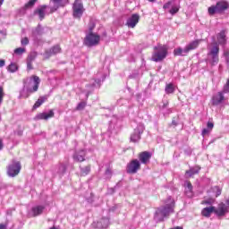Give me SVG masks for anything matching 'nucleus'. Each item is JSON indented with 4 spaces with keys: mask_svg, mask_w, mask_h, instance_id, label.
I'll use <instances>...</instances> for the list:
<instances>
[{
    "mask_svg": "<svg viewBox=\"0 0 229 229\" xmlns=\"http://www.w3.org/2000/svg\"><path fill=\"white\" fill-rule=\"evenodd\" d=\"M165 206L158 208L155 213L154 219L157 223H162L165 217H169L174 213V199L168 197Z\"/></svg>",
    "mask_w": 229,
    "mask_h": 229,
    "instance_id": "nucleus-1",
    "label": "nucleus"
},
{
    "mask_svg": "<svg viewBox=\"0 0 229 229\" xmlns=\"http://www.w3.org/2000/svg\"><path fill=\"white\" fill-rule=\"evenodd\" d=\"M40 85V78L37 75L27 77L23 80V92L26 91L27 95L21 93L22 98H30V94L37 92L38 86Z\"/></svg>",
    "mask_w": 229,
    "mask_h": 229,
    "instance_id": "nucleus-2",
    "label": "nucleus"
},
{
    "mask_svg": "<svg viewBox=\"0 0 229 229\" xmlns=\"http://www.w3.org/2000/svg\"><path fill=\"white\" fill-rule=\"evenodd\" d=\"M207 64L214 67L219 64V44L213 43L208 47Z\"/></svg>",
    "mask_w": 229,
    "mask_h": 229,
    "instance_id": "nucleus-3",
    "label": "nucleus"
},
{
    "mask_svg": "<svg viewBox=\"0 0 229 229\" xmlns=\"http://www.w3.org/2000/svg\"><path fill=\"white\" fill-rule=\"evenodd\" d=\"M199 42L201 39H196L194 41L190 42L184 48L178 47L174 50V56H187L191 51H194V49H198L199 46Z\"/></svg>",
    "mask_w": 229,
    "mask_h": 229,
    "instance_id": "nucleus-4",
    "label": "nucleus"
},
{
    "mask_svg": "<svg viewBox=\"0 0 229 229\" xmlns=\"http://www.w3.org/2000/svg\"><path fill=\"white\" fill-rule=\"evenodd\" d=\"M165 56H167V47L157 45L154 47V53L152 55L153 62H162Z\"/></svg>",
    "mask_w": 229,
    "mask_h": 229,
    "instance_id": "nucleus-5",
    "label": "nucleus"
},
{
    "mask_svg": "<svg viewBox=\"0 0 229 229\" xmlns=\"http://www.w3.org/2000/svg\"><path fill=\"white\" fill-rule=\"evenodd\" d=\"M101 40V36L94 33V32H89L85 38H84V44L88 47H94V46H98Z\"/></svg>",
    "mask_w": 229,
    "mask_h": 229,
    "instance_id": "nucleus-6",
    "label": "nucleus"
},
{
    "mask_svg": "<svg viewBox=\"0 0 229 229\" xmlns=\"http://www.w3.org/2000/svg\"><path fill=\"white\" fill-rule=\"evenodd\" d=\"M21 162L13 161L7 167V174L11 178H15L21 173Z\"/></svg>",
    "mask_w": 229,
    "mask_h": 229,
    "instance_id": "nucleus-7",
    "label": "nucleus"
},
{
    "mask_svg": "<svg viewBox=\"0 0 229 229\" xmlns=\"http://www.w3.org/2000/svg\"><path fill=\"white\" fill-rule=\"evenodd\" d=\"M139 171H140V161L132 159L128 163L126 167V173H128V174H137Z\"/></svg>",
    "mask_w": 229,
    "mask_h": 229,
    "instance_id": "nucleus-8",
    "label": "nucleus"
},
{
    "mask_svg": "<svg viewBox=\"0 0 229 229\" xmlns=\"http://www.w3.org/2000/svg\"><path fill=\"white\" fill-rule=\"evenodd\" d=\"M164 10H169V13L171 15H175V13H178L180 12V4L174 3V0H170L169 2L165 3L163 5Z\"/></svg>",
    "mask_w": 229,
    "mask_h": 229,
    "instance_id": "nucleus-9",
    "label": "nucleus"
},
{
    "mask_svg": "<svg viewBox=\"0 0 229 229\" xmlns=\"http://www.w3.org/2000/svg\"><path fill=\"white\" fill-rule=\"evenodd\" d=\"M72 10L74 19H81V17L83 15V12H85V8H83V4H81L80 0H75Z\"/></svg>",
    "mask_w": 229,
    "mask_h": 229,
    "instance_id": "nucleus-10",
    "label": "nucleus"
},
{
    "mask_svg": "<svg viewBox=\"0 0 229 229\" xmlns=\"http://www.w3.org/2000/svg\"><path fill=\"white\" fill-rule=\"evenodd\" d=\"M225 94H228L227 92H225V89L215 94L212 98V105L215 106L223 105V103L226 101V97H225Z\"/></svg>",
    "mask_w": 229,
    "mask_h": 229,
    "instance_id": "nucleus-11",
    "label": "nucleus"
},
{
    "mask_svg": "<svg viewBox=\"0 0 229 229\" xmlns=\"http://www.w3.org/2000/svg\"><path fill=\"white\" fill-rule=\"evenodd\" d=\"M144 124L139 123L137 128L134 129V132L131 135V142H139L140 140V135L144 133Z\"/></svg>",
    "mask_w": 229,
    "mask_h": 229,
    "instance_id": "nucleus-12",
    "label": "nucleus"
},
{
    "mask_svg": "<svg viewBox=\"0 0 229 229\" xmlns=\"http://www.w3.org/2000/svg\"><path fill=\"white\" fill-rule=\"evenodd\" d=\"M69 3V0H50V12L51 13L56 12L58 8L65 6Z\"/></svg>",
    "mask_w": 229,
    "mask_h": 229,
    "instance_id": "nucleus-13",
    "label": "nucleus"
},
{
    "mask_svg": "<svg viewBox=\"0 0 229 229\" xmlns=\"http://www.w3.org/2000/svg\"><path fill=\"white\" fill-rule=\"evenodd\" d=\"M44 35V29L42 28V25L38 24L35 29L32 30L31 37L37 44L40 42L39 37H42Z\"/></svg>",
    "mask_w": 229,
    "mask_h": 229,
    "instance_id": "nucleus-14",
    "label": "nucleus"
},
{
    "mask_svg": "<svg viewBox=\"0 0 229 229\" xmlns=\"http://www.w3.org/2000/svg\"><path fill=\"white\" fill-rule=\"evenodd\" d=\"M139 21H140V16L138 13L131 14V16L127 19L126 26H128V28H135L137 24H139Z\"/></svg>",
    "mask_w": 229,
    "mask_h": 229,
    "instance_id": "nucleus-15",
    "label": "nucleus"
},
{
    "mask_svg": "<svg viewBox=\"0 0 229 229\" xmlns=\"http://www.w3.org/2000/svg\"><path fill=\"white\" fill-rule=\"evenodd\" d=\"M55 117V112L50 110L49 112L39 113L35 116V121H47V119H51Z\"/></svg>",
    "mask_w": 229,
    "mask_h": 229,
    "instance_id": "nucleus-16",
    "label": "nucleus"
},
{
    "mask_svg": "<svg viewBox=\"0 0 229 229\" xmlns=\"http://www.w3.org/2000/svg\"><path fill=\"white\" fill-rule=\"evenodd\" d=\"M228 206H226V204L225 203H220L218 204L217 208H215V214L216 216H218L219 217L225 216L226 214H228Z\"/></svg>",
    "mask_w": 229,
    "mask_h": 229,
    "instance_id": "nucleus-17",
    "label": "nucleus"
},
{
    "mask_svg": "<svg viewBox=\"0 0 229 229\" xmlns=\"http://www.w3.org/2000/svg\"><path fill=\"white\" fill-rule=\"evenodd\" d=\"M139 160L141 164H149V160H151V153L148 151H143L139 154Z\"/></svg>",
    "mask_w": 229,
    "mask_h": 229,
    "instance_id": "nucleus-18",
    "label": "nucleus"
},
{
    "mask_svg": "<svg viewBox=\"0 0 229 229\" xmlns=\"http://www.w3.org/2000/svg\"><path fill=\"white\" fill-rule=\"evenodd\" d=\"M183 186H184V194L188 198H192V196H194V191H192V183H191V182L189 181H185Z\"/></svg>",
    "mask_w": 229,
    "mask_h": 229,
    "instance_id": "nucleus-19",
    "label": "nucleus"
},
{
    "mask_svg": "<svg viewBox=\"0 0 229 229\" xmlns=\"http://www.w3.org/2000/svg\"><path fill=\"white\" fill-rule=\"evenodd\" d=\"M47 5H41L34 11V15H38L40 21H44L46 17V9Z\"/></svg>",
    "mask_w": 229,
    "mask_h": 229,
    "instance_id": "nucleus-20",
    "label": "nucleus"
},
{
    "mask_svg": "<svg viewBox=\"0 0 229 229\" xmlns=\"http://www.w3.org/2000/svg\"><path fill=\"white\" fill-rule=\"evenodd\" d=\"M86 152L84 149L79 150L74 153L73 160L75 162H85Z\"/></svg>",
    "mask_w": 229,
    "mask_h": 229,
    "instance_id": "nucleus-21",
    "label": "nucleus"
},
{
    "mask_svg": "<svg viewBox=\"0 0 229 229\" xmlns=\"http://www.w3.org/2000/svg\"><path fill=\"white\" fill-rule=\"evenodd\" d=\"M62 51V48L60 47L59 45H55L50 49L47 50L45 52L46 56H53V55H58Z\"/></svg>",
    "mask_w": 229,
    "mask_h": 229,
    "instance_id": "nucleus-22",
    "label": "nucleus"
},
{
    "mask_svg": "<svg viewBox=\"0 0 229 229\" xmlns=\"http://www.w3.org/2000/svg\"><path fill=\"white\" fill-rule=\"evenodd\" d=\"M201 214L204 217H210L212 214H216V207L211 206L209 208H204Z\"/></svg>",
    "mask_w": 229,
    "mask_h": 229,
    "instance_id": "nucleus-23",
    "label": "nucleus"
},
{
    "mask_svg": "<svg viewBox=\"0 0 229 229\" xmlns=\"http://www.w3.org/2000/svg\"><path fill=\"white\" fill-rule=\"evenodd\" d=\"M216 10L218 12V13H221V12H225V10H228V2L226 1H220L218 3H216Z\"/></svg>",
    "mask_w": 229,
    "mask_h": 229,
    "instance_id": "nucleus-24",
    "label": "nucleus"
},
{
    "mask_svg": "<svg viewBox=\"0 0 229 229\" xmlns=\"http://www.w3.org/2000/svg\"><path fill=\"white\" fill-rule=\"evenodd\" d=\"M44 208H46L44 206L33 207L31 211H32L34 217H37V216H40V214H42V212H44Z\"/></svg>",
    "mask_w": 229,
    "mask_h": 229,
    "instance_id": "nucleus-25",
    "label": "nucleus"
},
{
    "mask_svg": "<svg viewBox=\"0 0 229 229\" xmlns=\"http://www.w3.org/2000/svg\"><path fill=\"white\" fill-rule=\"evenodd\" d=\"M108 225H110V220L108 218H102L97 224V228H108Z\"/></svg>",
    "mask_w": 229,
    "mask_h": 229,
    "instance_id": "nucleus-26",
    "label": "nucleus"
},
{
    "mask_svg": "<svg viewBox=\"0 0 229 229\" xmlns=\"http://www.w3.org/2000/svg\"><path fill=\"white\" fill-rule=\"evenodd\" d=\"M217 42L220 45H224L226 44V34H225V31H221L218 35H217Z\"/></svg>",
    "mask_w": 229,
    "mask_h": 229,
    "instance_id": "nucleus-27",
    "label": "nucleus"
},
{
    "mask_svg": "<svg viewBox=\"0 0 229 229\" xmlns=\"http://www.w3.org/2000/svg\"><path fill=\"white\" fill-rule=\"evenodd\" d=\"M200 169L201 168L199 166L192 167L190 170L186 171V174L189 176H194V174H198V173H199Z\"/></svg>",
    "mask_w": 229,
    "mask_h": 229,
    "instance_id": "nucleus-28",
    "label": "nucleus"
},
{
    "mask_svg": "<svg viewBox=\"0 0 229 229\" xmlns=\"http://www.w3.org/2000/svg\"><path fill=\"white\" fill-rule=\"evenodd\" d=\"M47 101V97H40L33 106V108H38L41 105Z\"/></svg>",
    "mask_w": 229,
    "mask_h": 229,
    "instance_id": "nucleus-29",
    "label": "nucleus"
},
{
    "mask_svg": "<svg viewBox=\"0 0 229 229\" xmlns=\"http://www.w3.org/2000/svg\"><path fill=\"white\" fill-rule=\"evenodd\" d=\"M9 72H17L19 71V66L15 63H11L8 66Z\"/></svg>",
    "mask_w": 229,
    "mask_h": 229,
    "instance_id": "nucleus-30",
    "label": "nucleus"
},
{
    "mask_svg": "<svg viewBox=\"0 0 229 229\" xmlns=\"http://www.w3.org/2000/svg\"><path fill=\"white\" fill-rule=\"evenodd\" d=\"M65 171H67L65 165H60L57 168V174L59 176H64V174H65Z\"/></svg>",
    "mask_w": 229,
    "mask_h": 229,
    "instance_id": "nucleus-31",
    "label": "nucleus"
},
{
    "mask_svg": "<svg viewBox=\"0 0 229 229\" xmlns=\"http://www.w3.org/2000/svg\"><path fill=\"white\" fill-rule=\"evenodd\" d=\"M90 173V165L81 167V176H87Z\"/></svg>",
    "mask_w": 229,
    "mask_h": 229,
    "instance_id": "nucleus-32",
    "label": "nucleus"
},
{
    "mask_svg": "<svg viewBox=\"0 0 229 229\" xmlns=\"http://www.w3.org/2000/svg\"><path fill=\"white\" fill-rule=\"evenodd\" d=\"M208 12L209 15H214L216 13H219V11H217V6L216 5H212L208 7Z\"/></svg>",
    "mask_w": 229,
    "mask_h": 229,
    "instance_id": "nucleus-33",
    "label": "nucleus"
},
{
    "mask_svg": "<svg viewBox=\"0 0 229 229\" xmlns=\"http://www.w3.org/2000/svg\"><path fill=\"white\" fill-rule=\"evenodd\" d=\"M165 90L166 94H173L174 92V86L171 83L166 84Z\"/></svg>",
    "mask_w": 229,
    "mask_h": 229,
    "instance_id": "nucleus-34",
    "label": "nucleus"
},
{
    "mask_svg": "<svg viewBox=\"0 0 229 229\" xmlns=\"http://www.w3.org/2000/svg\"><path fill=\"white\" fill-rule=\"evenodd\" d=\"M212 189V191L216 193V198H218V196H221L222 190L219 188V186H215Z\"/></svg>",
    "mask_w": 229,
    "mask_h": 229,
    "instance_id": "nucleus-35",
    "label": "nucleus"
},
{
    "mask_svg": "<svg viewBox=\"0 0 229 229\" xmlns=\"http://www.w3.org/2000/svg\"><path fill=\"white\" fill-rule=\"evenodd\" d=\"M35 3H37V0H30L24 6L25 10H28V8H33V6H35Z\"/></svg>",
    "mask_w": 229,
    "mask_h": 229,
    "instance_id": "nucleus-36",
    "label": "nucleus"
},
{
    "mask_svg": "<svg viewBox=\"0 0 229 229\" xmlns=\"http://www.w3.org/2000/svg\"><path fill=\"white\" fill-rule=\"evenodd\" d=\"M23 53H26V48L24 47H18L14 49V55H23Z\"/></svg>",
    "mask_w": 229,
    "mask_h": 229,
    "instance_id": "nucleus-37",
    "label": "nucleus"
},
{
    "mask_svg": "<svg viewBox=\"0 0 229 229\" xmlns=\"http://www.w3.org/2000/svg\"><path fill=\"white\" fill-rule=\"evenodd\" d=\"M87 106V103L80 102L76 107V110H83Z\"/></svg>",
    "mask_w": 229,
    "mask_h": 229,
    "instance_id": "nucleus-38",
    "label": "nucleus"
},
{
    "mask_svg": "<svg viewBox=\"0 0 229 229\" xmlns=\"http://www.w3.org/2000/svg\"><path fill=\"white\" fill-rule=\"evenodd\" d=\"M21 46H28L30 44V39H28V38H23L21 40Z\"/></svg>",
    "mask_w": 229,
    "mask_h": 229,
    "instance_id": "nucleus-39",
    "label": "nucleus"
},
{
    "mask_svg": "<svg viewBox=\"0 0 229 229\" xmlns=\"http://www.w3.org/2000/svg\"><path fill=\"white\" fill-rule=\"evenodd\" d=\"M94 28H96V24H94V22L89 23V33H92V31L94 30Z\"/></svg>",
    "mask_w": 229,
    "mask_h": 229,
    "instance_id": "nucleus-40",
    "label": "nucleus"
},
{
    "mask_svg": "<svg viewBox=\"0 0 229 229\" xmlns=\"http://www.w3.org/2000/svg\"><path fill=\"white\" fill-rule=\"evenodd\" d=\"M4 97V92L3 91V87H0V105L3 103V98Z\"/></svg>",
    "mask_w": 229,
    "mask_h": 229,
    "instance_id": "nucleus-41",
    "label": "nucleus"
},
{
    "mask_svg": "<svg viewBox=\"0 0 229 229\" xmlns=\"http://www.w3.org/2000/svg\"><path fill=\"white\" fill-rule=\"evenodd\" d=\"M207 128L212 131V130L214 129V123L212 122H208L207 123Z\"/></svg>",
    "mask_w": 229,
    "mask_h": 229,
    "instance_id": "nucleus-42",
    "label": "nucleus"
},
{
    "mask_svg": "<svg viewBox=\"0 0 229 229\" xmlns=\"http://www.w3.org/2000/svg\"><path fill=\"white\" fill-rule=\"evenodd\" d=\"M212 131H210V129H203L202 130V136L205 137V135H208V133H210Z\"/></svg>",
    "mask_w": 229,
    "mask_h": 229,
    "instance_id": "nucleus-43",
    "label": "nucleus"
},
{
    "mask_svg": "<svg viewBox=\"0 0 229 229\" xmlns=\"http://www.w3.org/2000/svg\"><path fill=\"white\" fill-rule=\"evenodd\" d=\"M223 90L224 92L229 94V80L227 81L226 85L224 87Z\"/></svg>",
    "mask_w": 229,
    "mask_h": 229,
    "instance_id": "nucleus-44",
    "label": "nucleus"
},
{
    "mask_svg": "<svg viewBox=\"0 0 229 229\" xmlns=\"http://www.w3.org/2000/svg\"><path fill=\"white\" fill-rule=\"evenodd\" d=\"M201 203H202V205H212V203H214V200H212V199L204 200Z\"/></svg>",
    "mask_w": 229,
    "mask_h": 229,
    "instance_id": "nucleus-45",
    "label": "nucleus"
},
{
    "mask_svg": "<svg viewBox=\"0 0 229 229\" xmlns=\"http://www.w3.org/2000/svg\"><path fill=\"white\" fill-rule=\"evenodd\" d=\"M27 69H28V71H31V69H33V66L31 64V61L27 62Z\"/></svg>",
    "mask_w": 229,
    "mask_h": 229,
    "instance_id": "nucleus-46",
    "label": "nucleus"
},
{
    "mask_svg": "<svg viewBox=\"0 0 229 229\" xmlns=\"http://www.w3.org/2000/svg\"><path fill=\"white\" fill-rule=\"evenodd\" d=\"M4 64H5V62H4V60H0V67H4Z\"/></svg>",
    "mask_w": 229,
    "mask_h": 229,
    "instance_id": "nucleus-47",
    "label": "nucleus"
},
{
    "mask_svg": "<svg viewBox=\"0 0 229 229\" xmlns=\"http://www.w3.org/2000/svg\"><path fill=\"white\" fill-rule=\"evenodd\" d=\"M172 125L173 126H178V123H176V121L173 120L172 121Z\"/></svg>",
    "mask_w": 229,
    "mask_h": 229,
    "instance_id": "nucleus-48",
    "label": "nucleus"
},
{
    "mask_svg": "<svg viewBox=\"0 0 229 229\" xmlns=\"http://www.w3.org/2000/svg\"><path fill=\"white\" fill-rule=\"evenodd\" d=\"M4 144H3V140H0V151L3 149Z\"/></svg>",
    "mask_w": 229,
    "mask_h": 229,
    "instance_id": "nucleus-49",
    "label": "nucleus"
},
{
    "mask_svg": "<svg viewBox=\"0 0 229 229\" xmlns=\"http://www.w3.org/2000/svg\"><path fill=\"white\" fill-rule=\"evenodd\" d=\"M0 229H6V225H4V224H1V225H0Z\"/></svg>",
    "mask_w": 229,
    "mask_h": 229,
    "instance_id": "nucleus-50",
    "label": "nucleus"
},
{
    "mask_svg": "<svg viewBox=\"0 0 229 229\" xmlns=\"http://www.w3.org/2000/svg\"><path fill=\"white\" fill-rule=\"evenodd\" d=\"M224 55H225V58L228 57V56H229V52H228V51H225V52L224 53Z\"/></svg>",
    "mask_w": 229,
    "mask_h": 229,
    "instance_id": "nucleus-51",
    "label": "nucleus"
},
{
    "mask_svg": "<svg viewBox=\"0 0 229 229\" xmlns=\"http://www.w3.org/2000/svg\"><path fill=\"white\" fill-rule=\"evenodd\" d=\"M169 106V102L168 101H165L163 103V106Z\"/></svg>",
    "mask_w": 229,
    "mask_h": 229,
    "instance_id": "nucleus-52",
    "label": "nucleus"
},
{
    "mask_svg": "<svg viewBox=\"0 0 229 229\" xmlns=\"http://www.w3.org/2000/svg\"><path fill=\"white\" fill-rule=\"evenodd\" d=\"M225 205H226V207H228V208H229V198L225 200Z\"/></svg>",
    "mask_w": 229,
    "mask_h": 229,
    "instance_id": "nucleus-53",
    "label": "nucleus"
},
{
    "mask_svg": "<svg viewBox=\"0 0 229 229\" xmlns=\"http://www.w3.org/2000/svg\"><path fill=\"white\" fill-rule=\"evenodd\" d=\"M3 3H4V0H0V6H3Z\"/></svg>",
    "mask_w": 229,
    "mask_h": 229,
    "instance_id": "nucleus-54",
    "label": "nucleus"
},
{
    "mask_svg": "<svg viewBox=\"0 0 229 229\" xmlns=\"http://www.w3.org/2000/svg\"><path fill=\"white\" fill-rule=\"evenodd\" d=\"M225 61L227 62V64L229 65V56L225 57Z\"/></svg>",
    "mask_w": 229,
    "mask_h": 229,
    "instance_id": "nucleus-55",
    "label": "nucleus"
},
{
    "mask_svg": "<svg viewBox=\"0 0 229 229\" xmlns=\"http://www.w3.org/2000/svg\"><path fill=\"white\" fill-rule=\"evenodd\" d=\"M106 174H110V170L107 169V170L106 171Z\"/></svg>",
    "mask_w": 229,
    "mask_h": 229,
    "instance_id": "nucleus-56",
    "label": "nucleus"
},
{
    "mask_svg": "<svg viewBox=\"0 0 229 229\" xmlns=\"http://www.w3.org/2000/svg\"><path fill=\"white\" fill-rule=\"evenodd\" d=\"M150 3H155L157 0H148Z\"/></svg>",
    "mask_w": 229,
    "mask_h": 229,
    "instance_id": "nucleus-57",
    "label": "nucleus"
},
{
    "mask_svg": "<svg viewBox=\"0 0 229 229\" xmlns=\"http://www.w3.org/2000/svg\"><path fill=\"white\" fill-rule=\"evenodd\" d=\"M104 35L106 36V32H104Z\"/></svg>",
    "mask_w": 229,
    "mask_h": 229,
    "instance_id": "nucleus-58",
    "label": "nucleus"
},
{
    "mask_svg": "<svg viewBox=\"0 0 229 229\" xmlns=\"http://www.w3.org/2000/svg\"><path fill=\"white\" fill-rule=\"evenodd\" d=\"M51 229H55V227H52Z\"/></svg>",
    "mask_w": 229,
    "mask_h": 229,
    "instance_id": "nucleus-59",
    "label": "nucleus"
}]
</instances>
